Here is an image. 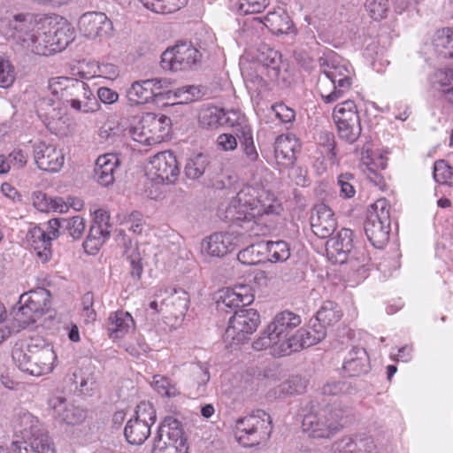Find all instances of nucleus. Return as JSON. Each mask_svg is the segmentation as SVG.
Returning a JSON list of instances; mask_svg holds the SVG:
<instances>
[{
	"mask_svg": "<svg viewBox=\"0 0 453 453\" xmlns=\"http://www.w3.org/2000/svg\"><path fill=\"white\" fill-rule=\"evenodd\" d=\"M307 413L304 414L302 427L310 437L315 439H331L344 426L343 419L350 411L341 403H326L316 399L310 402Z\"/></svg>",
	"mask_w": 453,
	"mask_h": 453,
	"instance_id": "f257e3e1",
	"label": "nucleus"
},
{
	"mask_svg": "<svg viewBox=\"0 0 453 453\" xmlns=\"http://www.w3.org/2000/svg\"><path fill=\"white\" fill-rule=\"evenodd\" d=\"M14 437L12 449L16 453H56L39 420L29 412L19 415Z\"/></svg>",
	"mask_w": 453,
	"mask_h": 453,
	"instance_id": "f03ea898",
	"label": "nucleus"
},
{
	"mask_svg": "<svg viewBox=\"0 0 453 453\" xmlns=\"http://www.w3.org/2000/svg\"><path fill=\"white\" fill-rule=\"evenodd\" d=\"M51 303V293L44 288L22 294L11 312L12 328L19 331L35 323L50 311Z\"/></svg>",
	"mask_w": 453,
	"mask_h": 453,
	"instance_id": "7ed1b4c3",
	"label": "nucleus"
},
{
	"mask_svg": "<svg viewBox=\"0 0 453 453\" xmlns=\"http://www.w3.org/2000/svg\"><path fill=\"white\" fill-rule=\"evenodd\" d=\"M58 100L62 108L68 106L76 112L93 113L99 110L100 104L88 84L75 78L58 77Z\"/></svg>",
	"mask_w": 453,
	"mask_h": 453,
	"instance_id": "20e7f679",
	"label": "nucleus"
},
{
	"mask_svg": "<svg viewBox=\"0 0 453 453\" xmlns=\"http://www.w3.org/2000/svg\"><path fill=\"white\" fill-rule=\"evenodd\" d=\"M273 432L271 416L257 410L235 422V438L244 447H255L269 440Z\"/></svg>",
	"mask_w": 453,
	"mask_h": 453,
	"instance_id": "39448f33",
	"label": "nucleus"
},
{
	"mask_svg": "<svg viewBox=\"0 0 453 453\" xmlns=\"http://www.w3.org/2000/svg\"><path fill=\"white\" fill-rule=\"evenodd\" d=\"M170 125V118L165 115L147 112L142 115L134 126L125 129V132L134 141L150 146L164 141Z\"/></svg>",
	"mask_w": 453,
	"mask_h": 453,
	"instance_id": "423d86ee",
	"label": "nucleus"
},
{
	"mask_svg": "<svg viewBox=\"0 0 453 453\" xmlns=\"http://www.w3.org/2000/svg\"><path fill=\"white\" fill-rule=\"evenodd\" d=\"M187 437L180 421L167 416L153 441L151 453H188Z\"/></svg>",
	"mask_w": 453,
	"mask_h": 453,
	"instance_id": "0eeeda50",
	"label": "nucleus"
},
{
	"mask_svg": "<svg viewBox=\"0 0 453 453\" xmlns=\"http://www.w3.org/2000/svg\"><path fill=\"white\" fill-rule=\"evenodd\" d=\"M300 324V316L292 311H284L278 313L259 338L253 342V349L259 351L270 348L271 353H273L274 347L288 336L289 333Z\"/></svg>",
	"mask_w": 453,
	"mask_h": 453,
	"instance_id": "6e6552de",
	"label": "nucleus"
},
{
	"mask_svg": "<svg viewBox=\"0 0 453 453\" xmlns=\"http://www.w3.org/2000/svg\"><path fill=\"white\" fill-rule=\"evenodd\" d=\"M389 205L385 199L376 201L368 211L364 230L369 242L377 249L383 248L389 240Z\"/></svg>",
	"mask_w": 453,
	"mask_h": 453,
	"instance_id": "1a4fd4ad",
	"label": "nucleus"
},
{
	"mask_svg": "<svg viewBox=\"0 0 453 453\" xmlns=\"http://www.w3.org/2000/svg\"><path fill=\"white\" fill-rule=\"evenodd\" d=\"M256 189L251 187L240 190L230 203V211H234V208H249V213L253 217L279 215L281 212V204L273 196L266 192L256 196Z\"/></svg>",
	"mask_w": 453,
	"mask_h": 453,
	"instance_id": "9d476101",
	"label": "nucleus"
},
{
	"mask_svg": "<svg viewBox=\"0 0 453 453\" xmlns=\"http://www.w3.org/2000/svg\"><path fill=\"white\" fill-rule=\"evenodd\" d=\"M224 338L231 343L240 344L250 339L260 324V315L255 309H234Z\"/></svg>",
	"mask_w": 453,
	"mask_h": 453,
	"instance_id": "9b49d317",
	"label": "nucleus"
},
{
	"mask_svg": "<svg viewBox=\"0 0 453 453\" xmlns=\"http://www.w3.org/2000/svg\"><path fill=\"white\" fill-rule=\"evenodd\" d=\"M156 421V411L150 403L137 405L135 415L129 419L124 429V435L130 444L141 445L150 434V426Z\"/></svg>",
	"mask_w": 453,
	"mask_h": 453,
	"instance_id": "f8f14e48",
	"label": "nucleus"
},
{
	"mask_svg": "<svg viewBox=\"0 0 453 453\" xmlns=\"http://www.w3.org/2000/svg\"><path fill=\"white\" fill-rule=\"evenodd\" d=\"M202 54L189 42H180L166 49L161 56V67L168 71H182L192 68L200 62Z\"/></svg>",
	"mask_w": 453,
	"mask_h": 453,
	"instance_id": "ddd939ff",
	"label": "nucleus"
},
{
	"mask_svg": "<svg viewBox=\"0 0 453 453\" xmlns=\"http://www.w3.org/2000/svg\"><path fill=\"white\" fill-rule=\"evenodd\" d=\"M8 25L12 40L22 49L31 51L35 41L38 40L35 33L37 23L33 15L30 13L16 14L12 19L9 20Z\"/></svg>",
	"mask_w": 453,
	"mask_h": 453,
	"instance_id": "4468645a",
	"label": "nucleus"
},
{
	"mask_svg": "<svg viewBox=\"0 0 453 453\" xmlns=\"http://www.w3.org/2000/svg\"><path fill=\"white\" fill-rule=\"evenodd\" d=\"M163 313L175 319L184 317L189 304V295L182 288H165L155 293Z\"/></svg>",
	"mask_w": 453,
	"mask_h": 453,
	"instance_id": "2eb2a0df",
	"label": "nucleus"
},
{
	"mask_svg": "<svg viewBox=\"0 0 453 453\" xmlns=\"http://www.w3.org/2000/svg\"><path fill=\"white\" fill-rule=\"evenodd\" d=\"M241 245V236L235 232L214 233L203 240L201 253L211 257H223Z\"/></svg>",
	"mask_w": 453,
	"mask_h": 453,
	"instance_id": "dca6fc26",
	"label": "nucleus"
},
{
	"mask_svg": "<svg viewBox=\"0 0 453 453\" xmlns=\"http://www.w3.org/2000/svg\"><path fill=\"white\" fill-rule=\"evenodd\" d=\"M79 29L88 39L108 37L111 35L113 25L105 13L88 12L79 19Z\"/></svg>",
	"mask_w": 453,
	"mask_h": 453,
	"instance_id": "f3484780",
	"label": "nucleus"
},
{
	"mask_svg": "<svg viewBox=\"0 0 453 453\" xmlns=\"http://www.w3.org/2000/svg\"><path fill=\"white\" fill-rule=\"evenodd\" d=\"M310 223L312 233L321 239L330 237L337 228V219L334 212L323 203L312 207Z\"/></svg>",
	"mask_w": 453,
	"mask_h": 453,
	"instance_id": "a211bd4d",
	"label": "nucleus"
},
{
	"mask_svg": "<svg viewBox=\"0 0 453 453\" xmlns=\"http://www.w3.org/2000/svg\"><path fill=\"white\" fill-rule=\"evenodd\" d=\"M226 211L231 216L232 220L241 228V231L235 232L236 234L241 236V243L245 235L260 236L266 234L269 231L268 226L260 222V217L250 215L249 208H234V211L231 212L229 206Z\"/></svg>",
	"mask_w": 453,
	"mask_h": 453,
	"instance_id": "6ab92c4d",
	"label": "nucleus"
},
{
	"mask_svg": "<svg viewBox=\"0 0 453 453\" xmlns=\"http://www.w3.org/2000/svg\"><path fill=\"white\" fill-rule=\"evenodd\" d=\"M320 65H327L328 69H324L322 74L326 76L334 86V96H329V100H338L349 91L352 85L351 70L346 65H328L326 59H319Z\"/></svg>",
	"mask_w": 453,
	"mask_h": 453,
	"instance_id": "aec40b11",
	"label": "nucleus"
},
{
	"mask_svg": "<svg viewBox=\"0 0 453 453\" xmlns=\"http://www.w3.org/2000/svg\"><path fill=\"white\" fill-rule=\"evenodd\" d=\"M151 173L160 182H173L179 174L176 157L171 151H162L155 155L151 160Z\"/></svg>",
	"mask_w": 453,
	"mask_h": 453,
	"instance_id": "412c9836",
	"label": "nucleus"
},
{
	"mask_svg": "<svg viewBox=\"0 0 453 453\" xmlns=\"http://www.w3.org/2000/svg\"><path fill=\"white\" fill-rule=\"evenodd\" d=\"M353 233L349 228H342L326 243V254L334 263L343 264L348 260L353 249Z\"/></svg>",
	"mask_w": 453,
	"mask_h": 453,
	"instance_id": "4be33fe9",
	"label": "nucleus"
},
{
	"mask_svg": "<svg viewBox=\"0 0 453 453\" xmlns=\"http://www.w3.org/2000/svg\"><path fill=\"white\" fill-rule=\"evenodd\" d=\"M250 290L248 286H239L233 289L227 288L223 291L219 297L220 300L217 302L218 309L228 312L227 309L233 310L250 304L254 296Z\"/></svg>",
	"mask_w": 453,
	"mask_h": 453,
	"instance_id": "5701e85b",
	"label": "nucleus"
},
{
	"mask_svg": "<svg viewBox=\"0 0 453 453\" xmlns=\"http://www.w3.org/2000/svg\"><path fill=\"white\" fill-rule=\"evenodd\" d=\"M120 161L116 154L107 153L97 157L94 169V178L102 186L108 187L115 180V172Z\"/></svg>",
	"mask_w": 453,
	"mask_h": 453,
	"instance_id": "b1692460",
	"label": "nucleus"
},
{
	"mask_svg": "<svg viewBox=\"0 0 453 453\" xmlns=\"http://www.w3.org/2000/svg\"><path fill=\"white\" fill-rule=\"evenodd\" d=\"M52 238L47 236L45 232L38 226L30 228L26 235L25 243L27 247L33 250L36 256L45 263L52 256L50 250Z\"/></svg>",
	"mask_w": 453,
	"mask_h": 453,
	"instance_id": "393cba45",
	"label": "nucleus"
},
{
	"mask_svg": "<svg viewBox=\"0 0 453 453\" xmlns=\"http://www.w3.org/2000/svg\"><path fill=\"white\" fill-rule=\"evenodd\" d=\"M297 140L288 135H280L274 142V157L278 165L284 168L292 166L296 161Z\"/></svg>",
	"mask_w": 453,
	"mask_h": 453,
	"instance_id": "a878e982",
	"label": "nucleus"
},
{
	"mask_svg": "<svg viewBox=\"0 0 453 453\" xmlns=\"http://www.w3.org/2000/svg\"><path fill=\"white\" fill-rule=\"evenodd\" d=\"M257 59L267 69V75L272 81H277L280 73L281 54L266 44L257 48Z\"/></svg>",
	"mask_w": 453,
	"mask_h": 453,
	"instance_id": "bb28decb",
	"label": "nucleus"
},
{
	"mask_svg": "<svg viewBox=\"0 0 453 453\" xmlns=\"http://www.w3.org/2000/svg\"><path fill=\"white\" fill-rule=\"evenodd\" d=\"M162 91H157L150 79L134 81L127 92L128 100L133 104H147L150 99L162 96Z\"/></svg>",
	"mask_w": 453,
	"mask_h": 453,
	"instance_id": "cd10ccee",
	"label": "nucleus"
},
{
	"mask_svg": "<svg viewBox=\"0 0 453 453\" xmlns=\"http://www.w3.org/2000/svg\"><path fill=\"white\" fill-rule=\"evenodd\" d=\"M56 358L57 355L53 346L50 349H44L34 355V357L27 365L29 369L25 372L34 376H41L51 372Z\"/></svg>",
	"mask_w": 453,
	"mask_h": 453,
	"instance_id": "c85d7f7f",
	"label": "nucleus"
},
{
	"mask_svg": "<svg viewBox=\"0 0 453 453\" xmlns=\"http://www.w3.org/2000/svg\"><path fill=\"white\" fill-rule=\"evenodd\" d=\"M342 369L349 376H359L369 370V357L365 349L353 348L345 360Z\"/></svg>",
	"mask_w": 453,
	"mask_h": 453,
	"instance_id": "c756f323",
	"label": "nucleus"
},
{
	"mask_svg": "<svg viewBox=\"0 0 453 453\" xmlns=\"http://www.w3.org/2000/svg\"><path fill=\"white\" fill-rule=\"evenodd\" d=\"M133 326V317L127 311H117L108 318L107 329L112 339L122 338Z\"/></svg>",
	"mask_w": 453,
	"mask_h": 453,
	"instance_id": "7c9ffc66",
	"label": "nucleus"
},
{
	"mask_svg": "<svg viewBox=\"0 0 453 453\" xmlns=\"http://www.w3.org/2000/svg\"><path fill=\"white\" fill-rule=\"evenodd\" d=\"M265 25L273 34L277 35L296 34L289 15L282 10L268 12L265 17Z\"/></svg>",
	"mask_w": 453,
	"mask_h": 453,
	"instance_id": "2f4dec72",
	"label": "nucleus"
},
{
	"mask_svg": "<svg viewBox=\"0 0 453 453\" xmlns=\"http://www.w3.org/2000/svg\"><path fill=\"white\" fill-rule=\"evenodd\" d=\"M236 136L241 144V150L245 159L249 163H255L258 160L259 155L254 143L252 130L250 126L243 125L236 129Z\"/></svg>",
	"mask_w": 453,
	"mask_h": 453,
	"instance_id": "473e14b6",
	"label": "nucleus"
},
{
	"mask_svg": "<svg viewBox=\"0 0 453 453\" xmlns=\"http://www.w3.org/2000/svg\"><path fill=\"white\" fill-rule=\"evenodd\" d=\"M35 160L37 166L46 172L57 171V153L52 145L40 143L35 150Z\"/></svg>",
	"mask_w": 453,
	"mask_h": 453,
	"instance_id": "72a5a7b5",
	"label": "nucleus"
},
{
	"mask_svg": "<svg viewBox=\"0 0 453 453\" xmlns=\"http://www.w3.org/2000/svg\"><path fill=\"white\" fill-rule=\"evenodd\" d=\"M435 51L445 58H453V29L442 28L435 32L433 37Z\"/></svg>",
	"mask_w": 453,
	"mask_h": 453,
	"instance_id": "f704fd0d",
	"label": "nucleus"
},
{
	"mask_svg": "<svg viewBox=\"0 0 453 453\" xmlns=\"http://www.w3.org/2000/svg\"><path fill=\"white\" fill-rule=\"evenodd\" d=\"M190 371L193 382L190 385L189 394L194 397H198L204 393L206 384L210 380L209 368L206 365L198 363L193 365Z\"/></svg>",
	"mask_w": 453,
	"mask_h": 453,
	"instance_id": "c9c22d12",
	"label": "nucleus"
},
{
	"mask_svg": "<svg viewBox=\"0 0 453 453\" xmlns=\"http://www.w3.org/2000/svg\"><path fill=\"white\" fill-rule=\"evenodd\" d=\"M85 229V221L80 216L68 219L58 218V235L71 237L73 240L81 237Z\"/></svg>",
	"mask_w": 453,
	"mask_h": 453,
	"instance_id": "e433bc0d",
	"label": "nucleus"
},
{
	"mask_svg": "<svg viewBox=\"0 0 453 453\" xmlns=\"http://www.w3.org/2000/svg\"><path fill=\"white\" fill-rule=\"evenodd\" d=\"M342 317V310L339 305L333 301H325L322 306L316 313L315 322L323 325L324 328L326 326L333 325L338 322Z\"/></svg>",
	"mask_w": 453,
	"mask_h": 453,
	"instance_id": "4c0bfd02",
	"label": "nucleus"
},
{
	"mask_svg": "<svg viewBox=\"0 0 453 453\" xmlns=\"http://www.w3.org/2000/svg\"><path fill=\"white\" fill-rule=\"evenodd\" d=\"M211 164L208 155L198 153L187 160L184 173L187 178L190 180H197L204 174L206 169Z\"/></svg>",
	"mask_w": 453,
	"mask_h": 453,
	"instance_id": "58836bf2",
	"label": "nucleus"
},
{
	"mask_svg": "<svg viewBox=\"0 0 453 453\" xmlns=\"http://www.w3.org/2000/svg\"><path fill=\"white\" fill-rule=\"evenodd\" d=\"M302 333L298 329L291 336H287L280 343H278L274 347V351L272 353L273 356H287L293 352L299 351L304 348H307L305 340L301 337Z\"/></svg>",
	"mask_w": 453,
	"mask_h": 453,
	"instance_id": "ea45409f",
	"label": "nucleus"
},
{
	"mask_svg": "<svg viewBox=\"0 0 453 453\" xmlns=\"http://www.w3.org/2000/svg\"><path fill=\"white\" fill-rule=\"evenodd\" d=\"M111 230L102 227L100 225H91L88 235L83 244L87 252L95 253L109 238Z\"/></svg>",
	"mask_w": 453,
	"mask_h": 453,
	"instance_id": "a19ab883",
	"label": "nucleus"
},
{
	"mask_svg": "<svg viewBox=\"0 0 453 453\" xmlns=\"http://www.w3.org/2000/svg\"><path fill=\"white\" fill-rule=\"evenodd\" d=\"M334 123L360 122L357 105L352 100H346L337 104L333 112Z\"/></svg>",
	"mask_w": 453,
	"mask_h": 453,
	"instance_id": "79ce46f5",
	"label": "nucleus"
},
{
	"mask_svg": "<svg viewBox=\"0 0 453 453\" xmlns=\"http://www.w3.org/2000/svg\"><path fill=\"white\" fill-rule=\"evenodd\" d=\"M265 252L267 259L273 263H282L287 261L290 257L289 245L284 241L265 242Z\"/></svg>",
	"mask_w": 453,
	"mask_h": 453,
	"instance_id": "37998d69",
	"label": "nucleus"
},
{
	"mask_svg": "<svg viewBox=\"0 0 453 453\" xmlns=\"http://www.w3.org/2000/svg\"><path fill=\"white\" fill-rule=\"evenodd\" d=\"M265 249V242H259L248 245L245 249L239 251L238 260L248 265H257L263 259Z\"/></svg>",
	"mask_w": 453,
	"mask_h": 453,
	"instance_id": "c03bdc74",
	"label": "nucleus"
},
{
	"mask_svg": "<svg viewBox=\"0 0 453 453\" xmlns=\"http://www.w3.org/2000/svg\"><path fill=\"white\" fill-rule=\"evenodd\" d=\"M143 6L157 13H172L183 7L187 0H139Z\"/></svg>",
	"mask_w": 453,
	"mask_h": 453,
	"instance_id": "a18cd8bd",
	"label": "nucleus"
},
{
	"mask_svg": "<svg viewBox=\"0 0 453 453\" xmlns=\"http://www.w3.org/2000/svg\"><path fill=\"white\" fill-rule=\"evenodd\" d=\"M54 98H42L38 102L37 112L38 116L42 119L46 127L51 132L55 133L57 127L55 126L56 108L54 107Z\"/></svg>",
	"mask_w": 453,
	"mask_h": 453,
	"instance_id": "49530a36",
	"label": "nucleus"
},
{
	"mask_svg": "<svg viewBox=\"0 0 453 453\" xmlns=\"http://www.w3.org/2000/svg\"><path fill=\"white\" fill-rule=\"evenodd\" d=\"M56 35L57 31L43 33L37 41H35L31 52L43 56L54 55L57 52Z\"/></svg>",
	"mask_w": 453,
	"mask_h": 453,
	"instance_id": "de8ad7c7",
	"label": "nucleus"
},
{
	"mask_svg": "<svg viewBox=\"0 0 453 453\" xmlns=\"http://www.w3.org/2000/svg\"><path fill=\"white\" fill-rule=\"evenodd\" d=\"M224 110L216 106L203 108L199 112V125L203 128H217L221 126Z\"/></svg>",
	"mask_w": 453,
	"mask_h": 453,
	"instance_id": "09e8293b",
	"label": "nucleus"
},
{
	"mask_svg": "<svg viewBox=\"0 0 453 453\" xmlns=\"http://www.w3.org/2000/svg\"><path fill=\"white\" fill-rule=\"evenodd\" d=\"M300 331L303 334L301 337L304 338L307 348L319 343L326 335V330L324 328V326L312 321V319L310 320V325L307 328H300Z\"/></svg>",
	"mask_w": 453,
	"mask_h": 453,
	"instance_id": "8fccbe9b",
	"label": "nucleus"
},
{
	"mask_svg": "<svg viewBox=\"0 0 453 453\" xmlns=\"http://www.w3.org/2000/svg\"><path fill=\"white\" fill-rule=\"evenodd\" d=\"M75 36L73 26L64 17H58V52L68 47Z\"/></svg>",
	"mask_w": 453,
	"mask_h": 453,
	"instance_id": "3c124183",
	"label": "nucleus"
},
{
	"mask_svg": "<svg viewBox=\"0 0 453 453\" xmlns=\"http://www.w3.org/2000/svg\"><path fill=\"white\" fill-rule=\"evenodd\" d=\"M335 125L339 138L348 143H354L361 134V122L336 123Z\"/></svg>",
	"mask_w": 453,
	"mask_h": 453,
	"instance_id": "603ef678",
	"label": "nucleus"
},
{
	"mask_svg": "<svg viewBox=\"0 0 453 453\" xmlns=\"http://www.w3.org/2000/svg\"><path fill=\"white\" fill-rule=\"evenodd\" d=\"M433 174L436 182L453 186V169L444 160L434 163Z\"/></svg>",
	"mask_w": 453,
	"mask_h": 453,
	"instance_id": "864d4df0",
	"label": "nucleus"
},
{
	"mask_svg": "<svg viewBox=\"0 0 453 453\" xmlns=\"http://www.w3.org/2000/svg\"><path fill=\"white\" fill-rule=\"evenodd\" d=\"M58 416H60L63 423L76 426L86 418V411L80 407L69 405L66 406Z\"/></svg>",
	"mask_w": 453,
	"mask_h": 453,
	"instance_id": "5fc2aeb1",
	"label": "nucleus"
},
{
	"mask_svg": "<svg viewBox=\"0 0 453 453\" xmlns=\"http://www.w3.org/2000/svg\"><path fill=\"white\" fill-rule=\"evenodd\" d=\"M33 205L42 212L55 211L57 210V200L48 197L46 193L35 191L32 195Z\"/></svg>",
	"mask_w": 453,
	"mask_h": 453,
	"instance_id": "6e6d98bb",
	"label": "nucleus"
},
{
	"mask_svg": "<svg viewBox=\"0 0 453 453\" xmlns=\"http://www.w3.org/2000/svg\"><path fill=\"white\" fill-rule=\"evenodd\" d=\"M365 7L371 18L374 20H380L387 17L388 11V0H368Z\"/></svg>",
	"mask_w": 453,
	"mask_h": 453,
	"instance_id": "4d7b16f0",
	"label": "nucleus"
},
{
	"mask_svg": "<svg viewBox=\"0 0 453 453\" xmlns=\"http://www.w3.org/2000/svg\"><path fill=\"white\" fill-rule=\"evenodd\" d=\"M269 4L267 0H242L238 5L241 14L259 13Z\"/></svg>",
	"mask_w": 453,
	"mask_h": 453,
	"instance_id": "13d9d810",
	"label": "nucleus"
},
{
	"mask_svg": "<svg viewBox=\"0 0 453 453\" xmlns=\"http://www.w3.org/2000/svg\"><path fill=\"white\" fill-rule=\"evenodd\" d=\"M122 129L119 123L107 121L100 127L98 135L104 142H112L120 135Z\"/></svg>",
	"mask_w": 453,
	"mask_h": 453,
	"instance_id": "bf43d9fd",
	"label": "nucleus"
},
{
	"mask_svg": "<svg viewBox=\"0 0 453 453\" xmlns=\"http://www.w3.org/2000/svg\"><path fill=\"white\" fill-rule=\"evenodd\" d=\"M356 441L350 436H343L332 444L331 449L334 453H355Z\"/></svg>",
	"mask_w": 453,
	"mask_h": 453,
	"instance_id": "052dcab7",
	"label": "nucleus"
},
{
	"mask_svg": "<svg viewBox=\"0 0 453 453\" xmlns=\"http://www.w3.org/2000/svg\"><path fill=\"white\" fill-rule=\"evenodd\" d=\"M318 89L325 103L332 104L336 101L331 99L329 100V96H334L333 94L334 93V86H333L331 81L322 73L319 75L318 80Z\"/></svg>",
	"mask_w": 453,
	"mask_h": 453,
	"instance_id": "680f3d73",
	"label": "nucleus"
},
{
	"mask_svg": "<svg viewBox=\"0 0 453 453\" xmlns=\"http://www.w3.org/2000/svg\"><path fill=\"white\" fill-rule=\"evenodd\" d=\"M14 81L13 69L8 60L0 58V88H8Z\"/></svg>",
	"mask_w": 453,
	"mask_h": 453,
	"instance_id": "e2e57ef3",
	"label": "nucleus"
},
{
	"mask_svg": "<svg viewBox=\"0 0 453 453\" xmlns=\"http://www.w3.org/2000/svg\"><path fill=\"white\" fill-rule=\"evenodd\" d=\"M125 223L129 225L128 228L134 234H141L142 233L145 222L142 213L134 211L125 217Z\"/></svg>",
	"mask_w": 453,
	"mask_h": 453,
	"instance_id": "0e129e2a",
	"label": "nucleus"
},
{
	"mask_svg": "<svg viewBox=\"0 0 453 453\" xmlns=\"http://www.w3.org/2000/svg\"><path fill=\"white\" fill-rule=\"evenodd\" d=\"M353 179L351 173H342L338 177V184L341 188V196L346 198H351L355 196L356 190L354 186L350 183V180Z\"/></svg>",
	"mask_w": 453,
	"mask_h": 453,
	"instance_id": "69168bd1",
	"label": "nucleus"
},
{
	"mask_svg": "<svg viewBox=\"0 0 453 453\" xmlns=\"http://www.w3.org/2000/svg\"><path fill=\"white\" fill-rule=\"evenodd\" d=\"M280 388L282 392L293 395L301 393L304 388V385L299 376H293L288 380L284 381L280 385Z\"/></svg>",
	"mask_w": 453,
	"mask_h": 453,
	"instance_id": "338daca9",
	"label": "nucleus"
},
{
	"mask_svg": "<svg viewBox=\"0 0 453 453\" xmlns=\"http://www.w3.org/2000/svg\"><path fill=\"white\" fill-rule=\"evenodd\" d=\"M12 357L18 367L25 372L29 369L27 366L29 361L34 357V355H30L21 348H15L12 350Z\"/></svg>",
	"mask_w": 453,
	"mask_h": 453,
	"instance_id": "774afa93",
	"label": "nucleus"
}]
</instances>
